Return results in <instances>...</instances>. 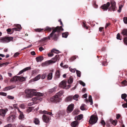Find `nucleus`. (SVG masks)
Segmentation results:
<instances>
[{
  "instance_id": "1",
  "label": "nucleus",
  "mask_w": 127,
  "mask_h": 127,
  "mask_svg": "<svg viewBox=\"0 0 127 127\" xmlns=\"http://www.w3.org/2000/svg\"><path fill=\"white\" fill-rule=\"evenodd\" d=\"M36 90L34 89H29L25 90V93L26 97L27 98H31L34 96H42L43 94L40 92H36Z\"/></svg>"
},
{
  "instance_id": "2",
  "label": "nucleus",
  "mask_w": 127,
  "mask_h": 127,
  "mask_svg": "<svg viewBox=\"0 0 127 127\" xmlns=\"http://www.w3.org/2000/svg\"><path fill=\"white\" fill-rule=\"evenodd\" d=\"M64 29L62 27V26H57L55 27L53 29L52 32L48 36L49 39H50V38H52V39L55 40H57L58 37L57 34L56 33V32H59L61 31H63Z\"/></svg>"
},
{
  "instance_id": "3",
  "label": "nucleus",
  "mask_w": 127,
  "mask_h": 127,
  "mask_svg": "<svg viewBox=\"0 0 127 127\" xmlns=\"http://www.w3.org/2000/svg\"><path fill=\"white\" fill-rule=\"evenodd\" d=\"M59 87L62 88L64 89H68L70 87L69 85H66V82L65 80H63L59 84Z\"/></svg>"
},
{
  "instance_id": "4",
  "label": "nucleus",
  "mask_w": 127,
  "mask_h": 127,
  "mask_svg": "<svg viewBox=\"0 0 127 127\" xmlns=\"http://www.w3.org/2000/svg\"><path fill=\"white\" fill-rule=\"evenodd\" d=\"M98 119L97 116L93 115L91 116L89 122L91 124H94L97 122Z\"/></svg>"
},
{
  "instance_id": "5",
  "label": "nucleus",
  "mask_w": 127,
  "mask_h": 127,
  "mask_svg": "<svg viewBox=\"0 0 127 127\" xmlns=\"http://www.w3.org/2000/svg\"><path fill=\"white\" fill-rule=\"evenodd\" d=\"M13 37H5L2 38L0 39V42L3 43H7L11 41Z\"/></svg>"
},
{
  "instance_id": "6",
  "label": "nucleus",
  "mask_w": 127,
  "mask_h": 127,
  "mask_svg": "<svg viewBox=\"0 0 127 127\" xmlns=\"http://www.w3.org/2000/svg\"><path fill=\"white\" fill-rule=\"evenodd\" d=\"M60 97L56 95L51 98L50 99L51 101L55 102H59L60 101Z\"/></svg>"
},
{
  "instance_id": "7",
  "label": "nucleus",
  "mask_w": 127,
  "mask_h": 127,
  "mask_svg": "<svg viewBox=\"0 0 127 127\" xmlns=\"http://www.w3.org/2000/svg\"><path fill=\"white\" fill-rule=\"evenodd\" d=\"M111 6L110 7L108 8L109 11L112 10L113 11H115L116 9V2L114 1H112L110 2Z\"/></svg>"
},
{
  "instance_id": "8",
  "label": "nucleus",
  "mask_w": 127,
  "mask_h": 127,
  "mask_svg": "<svg viewBox=\"0 0 127 127\" xmlns=\"http://www.w3.org/2000/svg\"><path fill=\"white\" fill-rule=\"evenodd\" d=\"M35 97L33 98L32 99L34 103H37L39 102V101H41L42 100V98L39 97L40 96Z\"/></svg>"
},
{
  "instance_id": "9",
  "label": "nucleus",
  "mask_w": 127,
  "mask_h": 127,
  "mask_svg": "<svg viewBox=\"0 0 127 127\" xmlns=\"http://www.w3.org/2000/svg\"><path fill=\"white\" fill-rule=\"evenodd\" d=\"M15 118L14 115L9 116L7 118V121L10 123H12L14 121Z\"/></svg>"
},
{
  "instance_id": "10",
  "label": "nucleus",
  "mask_w": 127,
  "mask_h": 127,
  "mask_svg": "<svg viewBox=\"0 0 127 127\" xmlns=\"http://www.w3.org/2000/svg\"><path fill=\"white\" fill-rule=\"evenodd\" d=\"M42 119L44 122L48 123L50 120L49 116L46 115H43L42 116Z\"/></svg>"
},
{
  "instance_id": "11",
  "label": "nucleus",
  "mask_w": 127,
  "mask_h": 127,
  "mask_svg": "<svg viewBox=\"0 0 127 127\" xmlns=\"http://www.w3.org/2000/svg\"><path fill=\"white\" fill-rule=\"evenodd\" d=\"M74 107L73 104H71L69 105L67 109V112L68 113H69L71 112L73 110Z\"/></svg>"
},
{
  "instance_id": "12",
  "label": "nucleus",
  "mask_w": 127,
  "mask_h": 127,
  "mask_svg": "<svg viewBox=\"0 0 127 127\" xmlns=\"http://www.w3.org/2000/svg\"><path fill=\"white\" fill-rule=\"evenodd\" d=\"M60 59V56L59 55H57L55 57L51 60L53 63H54L57 61H59Z\"/></svg>"
},
{
  "instance_id": "13",
  "label": "nucleus",
  "mask_w": 127,
  "mask_h": 127,
  "mask_svg": "<svg viewBox=\"0 0 127 127\" xmlns=\"http://www.w3.org/2000/svg\"><path fill=\"white\" fill-rule=\"evenodd\" d=\"M110 5V3L108 2L106 4H104L101 6V8L104 10H107Z\"/></svg>"
},
{
  "instance_id": "14",
  "label": "nucleus",
  "mask_w": 127,
  "mask_h": 127,
  "mask_svg": "<svg viewBox=\"0 0 127 127\" xmlns=\"http://www.w3.org/2000/svg\"><path fill=\"white\" fill-rule=\"evenodd\" d=\"M54 71L53 69L51 70L50 71V72L47 75V79L48 80H50L52 79L53 77V74Z\"/></svg>"
},
{
  "instance_id": "15",
  "label": "nucleus",
  "mask_w": 127,
  "mask_h": 127,
  "mask_svg": "<svg viewBox=\"0 0 127 127\" xmlns=\"http://www.w3.org/2000/svg\"><path fill=\"white\" fill-rule=\"evenodd\" d=\"M8 111L7 109H1L0 110V115L3 117H4L6 113Z\"/></svg>"
},
{
  "instance_id": "16",
  "label": "nucleus",
  "mask_w": 127,
  "mask_h": 127,
  "mask_svg": "<svg viewBox=\"0 0 127 127\" xmlns=\"http://www.w3.org/2000/svg\"><path fill=\"white\" fill-rule=\"evenodd\" d=\"M31 69V67H26L23 70L20 71L18 73V75H19L22 74L23 72L26 71L27 70H30Z\"/></svg>"
},
{
  "instance_id": "17",
  "label": "nucleus",
  "mask_w": 127,
  "mask_h": 127,
  "mask_svg": "<svg viewBox=\"0 0 127 127\" xmlns=\"http://www.w3.org/2000/svg\"><path fill=\"white\" fill-rule=\"evenodd\" d=\"M79 124V122L77 120L72 122L71 124V126L72 127H75Z\"/></svg>"
},
{
  "instance_id": "18",
  "label": "nucleus",
  "mask_w": 127,
  "mask_h": 127,
  "mask_svg": "<svg viewBox=\"0 0 127 127\" xmlns=\"http://www.w3.org/2000/svg\"><path fill=\"white\" fill-rule=\"evenodd\" d=\"M52 63V61L50 60L45 62L44 63H43L42 65L43 66H47Z\"/></svg>"
},
{
  "instance_id": "19",
  "label": "nucleus",
  "mask_w": 127,
  "mask_h": 127,
  "mask_svg": "<svg viewBox=\"0 0 127 127\" xmlns=\"http://www.w3.org/2000/svg\"><path fill=\"white\" fill-rule=\"evenodd\" d=\"M18 111L20 113V114L19 116V119H24V116L23 114V113L19 109H18Z\"/></svg>"
},
{
  "instance_id": "20",
  "label": "nucleus",
  "mask_w": 127,
  "mask_h": 127,
  "mask_svg": "<svg viewBox=\"0 0 127 127\" xmlns=\"http://www.w3.org/2000/svg\"><path fill=\"white\" fill-rule=\"evenodd\" d=\"M55 78H56L58 79L59 78L61 75L60 71L58 70H57L55 72Z\"/></svg>"
},
{
  "instance_id": "21",
  "label": "nucleus",
  "mask_w": 127,
  "mask_h": 127,
  "mask_svg": "<svg viewBox=\"0 0 127 127\" xmlns=\"http://www.w3.org/2000/svg\"><path fill=\"white\" fill-rule=\"evenodd\" d=\"M37 62H41L43 59V57L42 56H39L35 58Z\"/></svg>"
},
{
  "instance_id": "22",
  "label": "nucleus",
  "mask_w": 127,
  "mask_h": 127,
  "mask_svg": "<svg viewBox=\"0 0 127 127\" xmlns=\"http://www.w3.org/2000/svg\"><path fill=\"white\" fill-rule=\"evenodd\" d=\"M53 29H54V27H53L50 28L48 26H47L44 28V31L50 32L52 30H53Z\"/></svg>"
},
{
  "instance_id": "23",
  "label": "nucleus",
  "mask_w": 127,
  "mask_h": 127,
  "mask_svg": "<svg viewBox=\"0 0 127 127\" xmlns=\"http://www.w3.org/2000/svg\"><path fill=\"white\" fill-rule=\"evenodd\" d=\"M64 93V91L63 90L60 91L56 94V95L60 97Z\"/></svg>"
},
{
  "instance_id": "24",
  "label": "nucleus",
  "mask_w": 127,
  "mask_h": 127,
  "mask_svg": "<svg viewBox=\"0 0 127 127\" xmlns=\"http://www.w3.org/2000/svg\"><path fill=\"white\" fill-rule=\"evenodd\" d=\"M109 121L114 126H115L116 125L117 122V120H113L111 119H110L109 120Z\"/></svg>"
},
{
  "instance_id": "25",
  "label": "nucleus",
  "mask_w": 127,
  "mask_h": 127,
  "mask_svg": "<svg viewBox=\"0 0 127 127\" xmlns=\"http://www.w3.org/2000/svg\"><path fill=\"white\" fill-rule=\"evenodd\" d=\"M73 99V96H70L67 97L65 99V100L66 101H71Z\"/></svg>"
},
{
  "instance_id": "26",
  "label": "nucleus",
  "mask_w": 127,
  "mask_h": 127,
  "mask_svg": "<svg viewBox=\"0 0 127 127\" xmlns=\"http://www.w3.org/2000/svg\"><path fill=\"white\" fill-rule=\"evenodd\" d=\"M26 79V78L23 76H18V80L21 82H22L25 81Z\"/></svg>"
},
{
  "instance_id": "27",
  "label": "nucleus",
  "mask_w": 127,
  "mask_h": 127,
  "mask_svg": "<svg viewBox=\"0 0 127 127\" xmlns=\"http://www.w3.org/2000/svg\"><path fill=\"white\" fill-rule=\"evenodd\" d=\"M57 87L55 86L53 88L50 89L49 90V92L50 93H53L57 89Z\"/></svg>"
},
{
  "instance_id": "28",
  "label": "nucleus",
  "mask_w": 127,
  "mask_h": 127,
  "mask_svg": "<svg viewBox=\"0 0 127 127\" xmlns=\"http://www.w3.org/2000/svg\"><path fill=\"white\" fill-rule=\"evenodd\" d=\"M83 117V115L82 114L79 115L77 117L76 120H81Z\"/></svg>"
},
{
  "instance_id": "29",
  "label": "nucleus",
  "mask_w": 127,
  "mask_h": 127,
  "mask_svg": "<svg viewBox=\"0 0 127 127\" xmlns=\"http://www.w3.org/2000/svg\"><path fill=\"white\" fill-rule=\"evenodd\" d=\"M51 53H55L57 54L60 53V51L58 50H56L55 49H53L51 50Z\"/></svg>"
},
{
  "instance_id": "30",
  "label": "nucleus",
  "mask_w": 127,
  "mask_h": 127,
  "mask_svg": "<svg viewBox=\"0 0 127 127\" xmlns=\"http://www.w3.org/2000/svg\"><path fill=\"white\" fill-rule=\"evenodd\" d=\"M18 76H15L12 78L10 80L11 81H16L18 80Z\"/></svg>"
},
{
  "instance_id": "31",
  "label": "nucleus",
  "mask_w": 127,
  "mask_h": 127,
  "mask_svg": "<svg viewBox=\"0 0 127 127\" xmlns=\"http://www.w3.org/2000/svg\"><path fill=\"white\" fill-rule=\"evenodd\" d=\"M86 105L84 104H82L80 107V109L82 110H86Z\"/></svg>"
},
{
  "instance_id": "32",
  "label": "nucleus",
  "mask_w": 127,
  "mask_h": 127,
  "mask_svg": "<svg viewBox=\"0 0 127 127\" xmlns=\"http://www.w3.org/2000/svg\"><path fill=\"white\" fill-rule=\"evenodd\" d=\"M68 32H66L63 33L62 34V36L63 37L66 38L68 35Z\"/></svg>"
},
{
  "instance_id": "33",
  "label": "nucleus",
  "mask_w": 127,
  "mask_h": 127,
  "mask_svg": "<svg viewBox=\"0 0 127 127\" xmlns=\"http://www.w3.org/2000/svg\"><path fill=\"white\" fill-rule=\"evenodd\" d=\"M14 87H13V86H9L8 87H7L5 88L4 89V91H7L8 90H10V89H12L14 88Z\"/></svg>"
},
{
  "instance_id": "34",
  "label": "nucleus",
  "mask_w": 127,
  "mask_h": 127,
  "mask_svg": "<svg viewBox=\"0 0 127 127\" xmlns=\"http://www.w3.org/2000/svg\"><path fill=\"white\" fill-rule=\"evenodd\" d=\"M122 33L123 35L126 36H127V30H124L122 31Z\"/></svg>"
},
{
  "instance_id": "35",
  "label": "nucleus",
  "mask_w": 127,
  "mask_h": 127,
  "mask_svg": "<svg viewBox=\"0 0 127 127\" xmlns=\"http://www.w3.org/2000/svg\"><path fill=\"white\" fill-rule=\"evenodd\" d=\"M73 78L72 77H70L68 81V84H71L72 83L73 81Z\"/></svg>"
},
{
  "instance_id": "36",
  "label": "nucleus",
  "mask_w": 127,
  "mask_h": 127,
  "mask_svg": "<svg viewBox=\"0 0 127 127\" xmlns=\"http://www.w3.org/2000/svg\"><path fill=\"white\" fill-rule=\"evenodd\" d=\"M41 76L40 74L38 75L33 79L34 81H36L39 80Z\"/></svg>"
},
{
  "instance_id": "37",
  "label": "nucleus",
  "mask_w": 127,
  "mask_h": 127,
  "mask_svg": "<svg viewBox=\"0 0 127 127\" xmlns=\"http://www.w3.org/2000/svg\"><path fill=\"white\" fill-rule=\"evenodd\" d=\"M79 95L77 94H76L73 97V99L76 101L78 100V98Z\"/></svg>"
},
{
  "instance_id": "38",
  "label": "nucleus",
  "mask_w": 127,
  "mask_h": 127,
  "mask_svg": "<svg viewBox=\"0 0 127 127\" xmlns=\"http://www.w3.org/2000/svg\"><path fill=\"white\" fill-rule=\"evenodd\" d=\"M47 76V73H45L41 75V78L42 79H44Z\"/></svg>"
},
{
  "instance_id": "39",
  "label": "nucleus",
  "mask_w": 127,
  "mask_h": 127,
  "mask_svg": "<svg viewBox=\"0 0 127 127\" xmlns=\"http://www.w3.org/2000/svg\"><path fill=\"white\" fill-rule=\"evenodd\" d=\"M89 102H90L91 105H92L93 104V101L91 95H90L89 96Z\"/></svg>"
},
{
  "instance_id": "40",
  "label": "nucleus",
  "mask_w": 127,
  "mask_h": 127,
  "mask_svg": "<svg viewBox=\"0 0 127 127\" xmlns=\"http://www.w3.org/2000/svg\"><path fill=\"white\" fill-rule=\"evenodd\" d=\"M79 111L77 110H75L73 112V113L74 115H76L79 114Z\"/></svg>"
},
{
  "instance_id": "41",
  "label": "nucleus",
  "mask_w": 127,
  "mask_h": 127,
  "mask_svg": "<svg viewBox=\"0 0 127 127\" xmlns=\"http://www.w3.org/2000/svg\"><path fill=\"white\" fill-rule=\"evenodd\" d=\"M43 112L44 114H47L49 115L52 116L53 115L52 114V113L51 112H47L46 111H44Z\"/></svg>"
},
{
  "instance_id": "42",
  "label": "nucleus",
  "mask_w": 127,
  "mask_h": 127,
  "mask_svg": "<svg viewBox=\"0 0 127 127\" xmlns=\"http://www.w3.org/2000/svg\"><path fill=\"white\" fill-rule=\"evenodd\" d=\"M34 123L36 124H38L39 123V121L38 119L36 118H35Z\"/></svg>"
},
{
  "instance_id": "43",
  "label": "nucleus",
  "mask_w": 127,
  "mask_h": 127,
  "mask_svg": "<svg viewBox=\"0 0 127 127\" xmlns=\"http://www.w3.org/2000/svg\"><path fill=\"white\" fill-rule=\"evenodd\" d=\"M127 96V95L125 94H123L122 95H121V97L122 99H124V100H125V99H126V98Z\"/></svg>"
},
{
  "instance_id": "44",
  "label": "nucleus",
  "mask_w": 127,
  "mask_h": 127,
  "mask_svg": "<svg viewBox=\"0 0 127 127\" xmlns=\"http://www.w3.org/2000/svg\"><path fill=\"white\" fill-rule=\"evenodd\" d=\"M43 30V29L37 28L35 29V31L37 32H40Z\"/></svg>"
},
{
  "instance_id": "45",
  "label": "nucleus",
  "mask_w": 127,
  "mask_h": 127,
  "mask_svg": "<svg viewBox=\"0 0 127 127\" xmlns=\"http://www.w3.org/2000/svg\"><path fill=\"white\" fill-rule=\"evenodd\" d=\"M76 71L77 76L79 77H80L81 75V73L80 72L77 70H76Z\"/></svg>"
},
{
  "instance_id": "46",
  "label": "nucleus",
  "mask_w": 127,
  "mask_h": 127,
  "mask_svg": "<svg viewBox=\"0 0 127 127\" xmlns=\"http://www.w3.org/2000/svg\"><path fill=\"white\" fill-rule=\"evenodd\" d=\"M79 82L80 84L82 85L83 86H84L85 85V83L81 80H80Z\"/></svg>"
},
{
  "instance_id": "47",
  "label": "nucleus",
  "mask_w": 127,
  "mask_h": 127,
  "mask_svg": "<svg viewBox=\"0 0 127 127\" xmlns=\"http://www.w3.org/2000/svg\"><path fill=\"white\" fill-rule=\"evenodd\" d=\"M77 58H78V57L76 56H75L71 57L70 59L72 61H73L76 59Z\"/></svg>"
},
{
  "instance_id": "48",
  "label": "nucleus",
  "mask_w": 127,
  "mask_h": 127,
  "mask_svg": "<svg viewBox=\"0 0 127 127\" xmlns=\"http://www.w3.org/2000/svg\"><path fill=\"white\" fill-rule=\"evenodd\" d=\"M76 70L75 68H71L70 67L69 68V70L72 72L74 73Z\"/></svg>"
},
{
  "instance_id": "49",
  "label": "nucleus",
  "mask_w": 127,
  "mask_h": 127,
  "mask_svg": "<svg viewBox=\"0 0 127 127\" xmlns=\"http://www.w3.org/2000/svg\"><path fill=\"white\" fill-rule=\"evenodd\" d=\"M123 6V5H121L120 6H119V9L118 10V11L119 12H121V10Z\"/></svg>"
},
{
  "instance_id": "50",
  "label": "nucleus",
  "mask_w": 127,
  "mask_h": 127,
  "mask_svg": "<svg viewBox=\"0 0 127 127\" xmlns=\"http://www.w3.org/2000/svg\"><path fill=\"white\" fill-rule=\"evenodd\" d=\"M123 21L125 23L127 24V17H124V18Z\"/></svg>"
},
{
  "instance_id": "51",
  "label": "nucleus",
  "mask_w": 127,
  "mask_h": 127,
  "mask_svg": "<svg viewBox=\"0 0 127 127\" xmlns=\"http://www.w3.org/2000/svg\"><path fill=\"white\" fill-rule=\"evenodd\" d=\"M0 95L5 96L7 94L3 92H0Z\"/></svg>"
},
{
  "instance_id": "52",
  "label": "nucleus",
  "mask_w": 127,
  "mask_h": 127,
  "mask_svg": "<svg viewBox=\"0 0 127 127\" xmlns=\"http://www.w3.org/2000/svg\"><path fill=\"white\" fill-rule=\"evenodd\" d=\"M13 107L17 109H19L18 107V104H17L16 103L13 104Z\"/></svg>"
},
{
  "instance_id": "53",
  "label": "nucleus",
  "mask_w": 127,
  "mask_h": 127,
  "mask_svg": "<svg viewBox=\"0 0 127 127\" xmlns=\"http://www.w3.org/2000/svg\"><path fill=\"white\" fill-rule=\"evenodd\" d=\"M124 42L125 44L127 45V37H125L124 40Z\"/></svg>"
},
{
  "instance_id": "54",
  "label": "nucleus",
  "mask_w": 127,
  "mask_h": 127,
  "mask_svg": "<svg viewBox=\"0 0 127 127\" xmlns=\"http://www.w3.org/2000/svg\"><path fill=\"white\" fill-rule=\"evenodd\" d=\"M122 84L124 86H126L127 84V82L126 80H124L122 82Z\"/></svg>"
},
{
  "instance_id": "55",
  "label": "nucleus",
  "mask_w": 127,
  "mask_h": 127,
  "mask_svg": "<svg viewBox=\"0 0 127 127\" xmlns=\"http://www.w3.org/2000/svg\"><path fill=\"white\" fill-rule=\"evenodd\" d=\"M117 38L118 39L121 40V39L120 38V34L119 33H118L117 34Z\"/></svg>"
},
{
  "instance_id": "56",
  "label": "nucleus",
  "mask_w": 127,
  "mask_h": 127,
  "mask_svg": "<svg viewBox=\"0 0 127 127\" xmlns=\"http://www.w3.org/2000/svg\"><path fill=\"white\" fill-rule=\"evenodd\" d=\"M19 127H26L25 125L21 124H20L18 125Z\"/></svg>"
},
{
  "instance_id": "57",
  "label": "nucleus",
  "mask_w": 127,
  "mask_h": 127,
  "mask_svg": "<svg viewBox=\"0 0 127 127\" xmlns=\"http://www.w3.org/2000/svg\"><path fill=\"white\" fill-rule=\"evenodd\" d=\"M4 127H13V126L11 124H9L4 126Z\"/></svg>"
},
{
  "instance_id": "58",
  "label": "nucleus",
  "mask_w": 127,
  "mask_h": 127,
  "mask_svg": "<svg viewBox=\"0 0 127 127\" xmlns=\"http://www.w3.org/2000/svg\"><path fill=\"white\" fill-rule=\"evenodd\" d=\"M20 106L21 108L22 109H24L25 108V106L24 104H22L20 105Z\"/></svg>"
},
{
  "instance_id": "59",
  "label": "nucleus",
  "mask_w": 127,
  "mask_h": 127,
  "mask_svg": "<svg viewBox=\"0 0 127 127\" xmlns=\"http://www.w3.org/2000/svg\"><path fill=\"white\" fill-rule=\"evenodd\" d=\"M19 53L18 52H17L15 53L14 55V57H17L19 55Z\"/></svg>"
},
{
  "instance_id": "60",
  "label": "nucleus",
  "mask_w": 127,
  "mask_h": 127,
  "mask_svg": "<svg viewBox=\"0 0 127 127\" xmlns=\"http://www.w3.org/2000/svg\"><path fill=\"white\" fill-rule=\"evenodd\" d=\"M16 27L18 28V29H19V30L20 31L21 29V26L20 25H17Z\"/></svg>"
},
{
  "instance_id": "61",
  "label": "nucleus",
  "mask_w": 127,
  "mask_h": 127,
  "mask_svg": "<svg viewBox=\"0 0 127 127\" xmlns=\"http://www.w3.org/2000/svg\"><path fill=\"white\" fill-rule=\"evenodd\" d=\"M7 97L8 99H13L14 98V97L10 95L8 96Z\"/></svg>"
},
{
  "instance_id": "62",
  "label": "nucleus",
  "mask_w": 127,
  "mask_h": 127,
  "mask_svg": "<svg viewBox=\"0 0 127 127\" xmlns=\"http://www.w3.org/2000/svg\"><path fill=\"white\" fill-rule=\"evenodd\" d=\"M83 26L86 29H88V27L86 26L84 22H83Z\"/></svg>"
},
{
  "instance_id": "63",
  "label": "nucleus",
  "mask_w": 127,
  "mask_h": 127,
  "mask_svg": "<svg viewBox=\"0 0 127 127\" xmlns=\"http://www.w3.org/2000/svg\"><path fill=\"white\" fill-rule=\"evenodd\" d=\"M101 123L103 126H105V123L103 120H101Z\"/></svg>"
},
{
  "instance_id": "64",
  "label": "nucleus",
  "mask_w": 127,
  "mask_h": 127,
  "mask_svg": "<svg viewBox=\"0 0 127 127\" xmlns=\"http://www.w3.org/2000/svg\"><path fill=\"white\" fill-rule=\"evenodd\" d=\"M122 106L124 108L127 107V103H126L125 104H123L122 105Z\"/></svg>"
}]
</instances>
